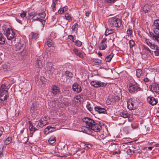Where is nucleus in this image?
I'll use <instances>...</instances> for the list:
<instances>
[{
	"label": "nucleus",
	"instance_id": "obj_1",
	"mask_svg": "<svg viewBox=\"0 0 159 159\" xmlns=\"http://www.w3.org/2000/svg\"><path fill=\"white\" fill-rule=\"evenodd\" d=\"M83 121L85 124L86 126L93 131H98L101 128V126L98 123H96L93 119L90 118H84Z\"/></svg>",
	"mask_w": 159,
	"mask_h": 159
},
{
	"label": "nucleus",
	"instance_id": "obj_2",
	"mask_svg": "<svg viewBox=\"0 0 159 159\" xmlns=\"http://www.w3.org/2000/svg\"><path fill=\"white\" fill-rule=\"evenodd\" d=\"M2 30L4 32L7 39L11 40L14 38L15 36L14 31L11 29L7 28L6 25L2 27Z\"/></svg>",
	"mask_w": 159,
	"mask_h": 159
},
{
	"label": "nucleus",
	"instance_id": "obj_3",
	"mask_svg": "<svg viewBox=\"0 0 159 159\" xmlns=\"http://www.w3.org/2000/svg\"><path fill=\"white\" fill-rule=\"evenodd\" d=\"M108 21L109 25L111 27L119 28L121 25V22L120 19L116 17L109 19Z\"/></svg>",
	"mask_w": 159,
	"mask_h": 159
},
{
	"label": "nucleus",
	"instance_id": "obj_4",
	"mask_svg": "<svg viewBox=\"0 0 159 159\" xmlns=\"http://www.w3.org/2000/svg\"><path fill=\"white\" fill-rule=\"evenodd\" d=\"M8 89L4 84L1 85L0 88V100L2 101L6 100L8 96L7 91Z\"/></svg>",
	"mask_w": 159,
	"mask_h": 159
},
{
	"label": "nucleus",
	"instance_id": "obj_5",
	"mask_svg": "<svg viewBox=\"0 0 159 159\" xmlns=\"http://www.w3.org/2000/svg\"><path fill=\"white\" fill-rule=\"evenodd\" d=\"M127 88L129 92L131 94H134L141 89L138 85L132 83H129L128 84Z\"/></svg>",
	"mask_w": 159,
	"mask_h": 159
},
{
	"label": "nucleus",
	"instance_id": "obj_6",
	"mask_svg": "<svg viewBox=\"0 0 159 159\" xmlns=\"http://www.w3.org/2000/svg\"><path fill=\"white\" fill-rule=\"evenodd\" d=\"M102 128L98 131H94L95 132L94 134L96 138L99 140H101L104 139L107 136L106 132H105L103 130L101 129Z\"/></svg>",
	"mask_w": 159,
	"mask_h": 159
},
{
	"label": "nucleus",
	"instance_id": "obj_7",
	"mask_svg": "<svg viewBox=\"0 0 159 159\" xmlns=\"http://www.w3.org/2000/svg\"><path fill=\"white\" fill-rule=\"evenodd\" d=\"M49 117L47 116H45L44 117L41 118L39 121L38 122V125L37 126L40 127H43L49 124Z\"/></svg>",
	"mask_w": 159,
	"mask_h": 159
},
{
	"label": "nucleus",
	"instance_id": "obj_8",
	"mask_svg": "<svg viewBox=\"0 0 159 159\" xmlns=\"http://www.w3.org/2000/svg\"><path fill=\"white\" fill-rule=\"evenodd\" d=\"M137 101L134 99L130 98L128 100L127 103V107L129 110L135 109L136 107Z\"/></svg>",
	"mask_w": 159,
	"mask_h": 159
},
{
	"label": "nucleus",
	"instance_id": "obj_9",
	"mask_svg": "<svg viewBox=\"0 0 159 159\" xmlns=\"http://www.w3.org/2000/svg\"><path fill=\"white\" fill-rule=\"evenodd\" d=\"M90 84L92 86L96 88L104 87L107 85L106 83L98 80L93 81L91 82Z\"/></svg>",
	"mask_w": 159,
	"mask_h": 159
},
{
	"label": "nucleus",
	"instance_id": "obj_10",
	"mask_svg": "<svg viewBox=\"0 0 159 159\" xmlns=\"http://www.w3.org/2000/svg\"><path fill=\"white\" fill-rule=\"evenodd\" d=\"M153 26L154 32L156 34H159V19L154 20Z\"/></svg>",
	"mask_w": 159,
	"mask_h": 159
},
{
	"label": "nucleus",
	"instance_id": "obj_11",
	"mask_svg": "<svg viewBox=\"0 0 159 159\" xmlns=\"http://www.w3.org/2000/svg\"><path fill=\"white\" fill-rule=\"evenodd\" d=\"M150 90L159 94V84L154 83L149 86Z\"/></svg>",
	"mask_w": 159,
	"mask_h": 159
},
{
	"label": "nucleus",
	"instance_id": "obj_12",
	"mask_svg": "<svg viewBox=\"0 0 159 159\" xmlns=\"http://www.w3.org/2000/svg\"><path fill=\"white\" fill-rule=\"evenodd\" d=\"M107 39L106 38H104L102 40L99 46V49L100 50H104L107 48Z\"/></svg>",
	"mask_w": 159,
	"mask_h": 159
},
{
	"label": "nucleus",
	"instance_id": "obj_13",
	"mask_svg": "<svg viewBox=\"0 0 159 159\" xmlns=\"http://www.w3.org/2000/svg\"><path fill=\"white\" fill-rule=\"evenodd\" d=\"M143 50L144 54L148 57H150L152 54V51H151L149 48L147 46H143Z\"/></svg>",
	"mask_w": 159,
	"mask_h": 159
},
{
	"label": "nucleus",
	"instance_id": "obj_14",
	"mask_svg": "<svg viewBox=\"0 0 159 159\" xmlns=\"http://www.w3.org/2000/svg\"><path fill=\"white\" fill-rule=\"evenodd\" d=\"M147 100L149 104L154 106L157 104V100L154 97L149 96L147 98Z\"/></svg>",
	"mask_w": 159,
	"mask_h": 159
},
{
	"label": "nucleus",
	"instance_id": "obj_15",
	"mask_svg": "<svg viewBox=\"0 0 159 159\" xmlns=\"http://www.w3.org/2000/svg\"><path fill=\"white\" fill-rule=\"evenodd\" d=\"M144 40L145 43L152 49L156 45L154 43H152V41L150 39L145 38Z\"/></svg>",
	"mask_w": 159,
	"mask_h": 159
},
{
	"label": "nucleus",
	"instance_id": "obj_16",
	"mask_svg": "<svg viewBox=\"0 0 159 159\" xmlns=\"http://www.w3.org/2000/svg\"><path fill=\"white\" fill-rule=\"evenodd\" d=\"M72 89L74 91L78 93H80L81 91V88L80 86L76 83L73 84L72 86Z\"/></svg>",
	"mask_w": 159,
	"mask_h": 159
},
{
	"label": "nucleus",
	"instance_id": "obj_17",
	"mask_svg": "<svg viewBox=\"0 0 159 159\" xmlns=\"http://www.w3.org/2000/svg\"><path fill=\"white\" fill-rule=\"evenodd\" d=\"M94 110L96 111L100 114L104 113L106 111V110L105 108L99 106H96L95 107Z\"/></svg>",
	"mask_w": 159,
	"mask_h": 159
},
{
	"label": "nucleus",
	"instance_id": "obj_18",
	"mask_svg": "<svg viewBox=\"0 0 159 159\" xmlns=\"http://www.w3.org/2000/svg\"><path fill=\"white\" fill-rule=\"evenodd\" d=\"M45 70L47 71H49L50 73L53 72V68L52 66V63L50 62L47 63Z\"/></svg>",
	"mask_w": 159,
	"mask_h": 159
},
{
	"label": "nucleus",
	"instance_id": "obj_19",
	"mask_svg": "<svg viewBox=\"0 0 159 159\" xmlns=\"http://www.w3.org/2000/svg\"><path fill=\"white\" fill-rule=\"evenodd\" d=\"M120 116L124 118H129L130 116V114L128 113L127 112L124 110H121L120 113Z\"/></svg>",
	"mask_w": 159,
	"mask_h": 159
},
{
	"label": "nucleus",
	"instance_id": "obj_20",
	"mask_svg": "<svg viewBox=\"0 0 159 159\" xmlns=\"http://www.w3.org/2000/svg\"><path fill=\"white\" fill-rule=\"evenodd\" d=\"M82 131L83 132L89 134H91L92 133L91 130L87 126H86V127H83L82 128Z\"/></svg>",
	"mask_w": 159,
	"mask_h": 159
},
{
	"label": "nucleus",
	"instance_id": "obj_21",
	"mask_svg": "<svg viewBox=\"0 0 159 159\" xmlns=\"http://www.w3.org/2000/svg\"><path fill=\"white\" fill-rule=\"evenodd\" d=\"M150 34L151 36V38L152 39L159 43V34L154 35L152 33H150Z\"/></svg>",
	"mask_w": 159,
	"mask_h": 159
},
{
	"label": "nucleus",
	"instance_id": "obj_22",
	"mask_svg": "<svg viewBox=\"0 0 159 159\" xmlns=\"http://www.w3.org/2000/svg\"><path fill=\"white\" fill-rule=\"evenodd\" d=\"M52 92L54 94H56L60 92V89L58 87L53 85L52 87Z\"/></svg>",
	"mask_w": 159,
	"mask_h": 159
},
{
	"label": "nucleus",
	"instance_id": "obj_23",
	"mask_svg": "<svg viewBox=\"0 0 159 159\" xmlns=\"http://www.w3.org/2000/svg\"><path fill=\"white\" fill-rule=\"evenodd\" d=\"M73 51L75 54L78 56L80 58H83V56L81 52L79 51L78 49L76 48H74L73 49Z\"/></svg>",
	"mask_w": 159,
	"mask_h": 159
},
{
	"label": "nucleus",
	"instance_id": "obj_24",
	"mask_svg": "<svg viewBox=\"0 0 159 159\" xmlns=\"http://www.w3.org/2000/svg\"><path fill=\"white\" fill-rule=\"evenodd\" d=\"M23 44L21 43H19L15 45L14 49L16 51H17L21 50Z\"/></svg>",
	"mask_w": 159,
	"mask_h": 159
},
{
	"label": "nucleus",
	"instance_id": "obj_25",
	"mask_svg": "<svg viewBox=\"0 0 159 159\" xmlns=\"http://www.w3.org/2000/svg\"><path fill=\"white\" fill-rule=\"evenodd\" d=\"M29 128L30 130V133H33L37 129L33 127V126L32 125V123L30 121H29Z\"/></svg>",
	"mask_w": 159,
	"mask_h": 159
},
{
	"label": "nucleus",
	"instance_id": "obj_26",
	"mask_svg": "<svg viewBox=\"0 0 159 159\" xmlns=\"http://www.w3.org/2000/svg\"><path fill=\"white\" fill-rule=\"evenodd\" d=\"M57 138L54 135L51 136L49 138L48 140V142L50 144H52L54 143L56 141Z\"/></svg>",
	"mask_w": 159,
	"mask_h": 159
},
{
	"label": "nucleus",
	"instance_id": "obj_27",
	"mask_svg": "<svg viewBox=\"0 0 159 159\" xmlns=\"http://www.w3.org/2000/svg\"><path fill=\"white\" fill-rule=\"evenodd\" d=\"M115 32V30L113 29H106L105 32V34L106 36H107L109 34H111Z\"/></svg>",
	"mask_w": 159,
	"mask_h": 159
},
{
	"label": "nucleus",
	"instance_id": "obj_28",
	"mask_svg": "<svg viewBox=\"0 0 159 159\" xmlns=\"http://www.w3.org/2000/svg\"><path fill=\"white\" fill-rule=\"evenodd\" d=\"M153 49H155L156 50L154 51V54L156 56H159V47L157 45L152 48Z\"/></svg>",
	"mask_w": 159,
	"mask_h": 159
},
{
	"label": "nucleus",
	"instance_id": "obj_29",
	"mask_svg": "<svg viewBox=\"0 0 159 159\" xmlns=\"http://www.w3.org/2000/svg\"><path fill=\"white\" fill-rule=\"evenodd\" d=\"M114 56V54L112 53H111L109 55L107 56L105 58V61L107 62H110L112 58Z\"/></svg>",
	"mask_w": 159,
	"mask_h": 159
},
{
	"label": "nucleus",
	"instance_id": "obj_30",
	"mask_svg": "<svg viewBox=\"0 0 159 159\" xmlns=\"http://www.w3.org/2000/svg\"><path fill=\"white\" fill-rule=\"evenodd\" d=\"M150 9V6L148 4H146L143 8V11L145 13L148 12Z\"/></svg>",
	"mask_w": 159,
	"mask_h": 159
},
{
	"label": "nucleus",
	"instance_id": "obj_31",
	"mask_svg": "<svg viewBox=\"0 0 159 159\" xmlns=\"http://www.w3.org/2000/svg\"><path fill=\"white\" fill-rule=\"evenodd\" d=\"M51 153L54 155V156H59L58 154V150L57 148H55L52 152H51Z\"/></svg>",
	"mask_w": 159,
	"mask_h": 159
},
{
	"label": "nucleus",
	"instance_id": "obj_32",
	"mask_svg": "<svg viewBox=\"0 0 159 159\" xmlns=\"http://www.w3.org/2000/svg\"><path fill=\"white\" fill-rule=\"evenodd\" d=\"M118 147V144L115 143H111L109 146L110 148L113 149H117Z\"/></svg>",
	"mask_w": 159,
	"mask_h": 159
},
{
	"label": "nucleus",
	"instance_id": "obj_33",
	"mask_svg": "<svg viewBox=\"0 0 159 159\" xmlns=\"http://www.w3.org/2000/svg\"><path fill=\"white\" fill-rule=\"evenodd\" d=\"M5 39L3 37L2 34L0 33V44H3L5 43Z\"/></svg>",
	"mask_w": 159,
	"mask_h": 159
},
{
	"label": "nucleus",
	"instance_id": "obj_34",
	"mask_svg": "<svg viewBox=\"0 0 159 159\" xmlns=\"http://www.w3.org/2000/svg\"><path fill=\"white\" fill-rule=\"evenodd\" d=\"M66 76L67 78H72L73 76V74L72 73L68 71H66L65 72Z\"/></svg>",
	"mask_w": 159,
	"mask_h": 159
},
{
	"label": "nucleus",
	"instance_id": "obj_35",
	"mask_svg": "<svg viewBox=\"0 0 159 159\" xmlns=\"http://www.w3.org/2000/svg\"><path fill=\"white\" fill-rule=\"evenodd\" d=\"M39 14L40 16V19L39 18V20H42L44 22V21H45L44 19L46 16V14L45 13L43 12L41 13H39Z\"/></svg>",
	"mask_w": 159,
	"mask_h": 159
},
{
	"label": "nucleus",
	"instance_id": "obj_36",
	"mask_svg": "<svg viewBox=\"0 0 159 159\" xmlns=\"http://www.w3.org/2000/svg\"><path fill=\"white\" fill-rule=\"evenodd\" d=\"M142 73V71L140 69L136 70V75L138 78H140Z\"/></svg>",
	"mask_w": 159,
	"mask_h": 159
},
{
	"label": "nucleus",
	"instance_id": "obj_37",
	"mask_svg": "<svg viewBox=\"0 0 159 159\" xmlns=\"http://www.w3.org/2000/svg\"><path fill=\"white\" fill-rule=\"evenodd\" d=\"M46 41L48 47H50L52 46V39L48 38L46 39Z\"/></svg>",
	"mask_w": 159,
	"mask_h": 159
},
{
	"label": "nucleus",
	"instance_id": "obj_38",
	"mask_svg": "<svg viewBox=\"0 0 159 159\" xmlns=\"http://www.w3.org/2000/svg\"><path fill=\"white\" fill-rule=\"evenodd\" d=\"M12 138L11 137H8L4 141V143L6 145H8L10 144L11 142Z\"/></svg>",
	"mask_w": 159,
	"mask_h": 159
},
{
	"label": "nucleus",
	"instance_id": "obj_39",
	"mask_svg": "<svg viewBox=\"0 0 159 159\" xmlns=\"http://www.w3.org/2000/svg\"><path fill=\"white\" fill-rule=\"evenodd\" d=\"M50 128V126H48L44 130V133L46 134H48L50 133V131H52L51 130H50L49 129Z\"/></svg>",
	"mask_w": 159,
	"mask_h": 159
},
{
	"label": "nucleus",
	"instance_id": "obj_40",
	"mask_svg": "<svg viewBox=\"0 0 159 159\" xmlns=\"http://www.w3.org/2000/svg\"><path fill=\"white\" fill-rule=\"evenodd\" d=\"M36 63L38 67L39 68L42 67L43 65L41 60L38 59L37 60Z\"/></svg>",
	"mask_w": 159,
	"mask_h": 159
},
{
	"label": "nucleus",
	"instance_id": "obj_41",
	"mask_svg": "<svg viewBox=\"0 0 159 159\" xmlns=\"http://www.w3.org/2000/svg\"><path fill=\"white\" fill-rule=\"evenodd\" d=\"M132 29L130 28L129 27L128 28L127 31V34H128V36H131L132 34Z\"/></svg>",
	"mask_w": 159,
	"mask_h": 159
},
{
	"label": "nucleus",
	"instance_id": "obj_42",
	"mask_svg": "<svg viewBox=\"0 0 159 159\" xmlns=\"http://www.w3.org/2000/svg\"><path fill=\"white\" fill-rule=\"evenodd\" d=\"M26 12L25 11H23L20 14V16L23 19H24V18L26 17Z\"/></svg>",
	"mask_w": 159,
	"mask_h": 159
},
{
	"label": "nucleus",
	"instance_id": "obj_43",
	"mask_svg": "<svg viewBox=\"0 0 159 159\" xmlns=\"http://www.w3.org/2000/svg\"><path fill=\"white\" fill-rule=\"evenodd\" d=\"M84 148L85 150H87L89 149L92 146V145L89 143H84Z\"/></svg>",
	"mask_w": 159,
	"mask_h": 159
},
{
	"label": "nucleus",
	"instance_id": "obj_44",
	"mask_svg": "<svg viewBox=\"0 0 159 159\" xmlns=\"http://www.w3.org/2000/svg\"><path fill=\"white\" fill-rule=\"evenodd\" d=\"M65 17L66 20H71V16L68 13H67L65 14Z\"/></svg>",
	"mask_w": 159,
	"mask_h": 159
},
{
	"label": "nucleus",
	"instance_id": "obj_45",
	"mask_svg": "<svg viewBox=\"0 0 159 159\" xmlns=\"http://www.w3.org/2000/svg\"><path fill=\"white\" fill-rule=\"evenodd\" d=\"M74 42L75 45L77 46L80 47L82 45V42L79 40L74 41Z\"/></svg>",
	"mask_w": 159,
	"mask_h": 159
},
{
	"label": "nucleus",
	"instance_id": "obj_46",
	"mask_svg": "<svg viewBox=\"0 0 159 159\" xmlns=\"http://www.w3.org/2000/svg\"><path fill=\"white\" fill-rule=\"evenodd\" d=\"M129 44L130 48H131L134 46L135 43L133 40H131L129 41Z\"/></svg>",
	"mask_w": 159,
	"mask_h": 159
},
{
	"label": "nucleus",
	"instance_id": "obj_47",
	"mask_svg": "<svg viewBox=\"0 0 159 159\" xmlns=\"http://www.w3.org/2000/svg\"><path fill=\"white\" fill-rule=\"evenodd\" d=\"M93 61L95 63H101V61L98 58H93L92 59Z\"/></svg>",
	"mask_w": 159,
	"mask_h": 159
},
{
	"label": "nucleus",
	"instance_id": "obj_48",
	"mask_svg": "<svg viewBox=\"0 0 159 159\" xmlns=\"http://www.w3.org/2000/svg\"><path fill=\"white\" fill-rule=\"evenodd\" d=\"M62 77V81L63 82H65L67 81V80L68 78H67V77L65 75H62L61 76Z\"/></svg>",
	"mask_w": 159,
	"mask_h": 159
},
{
	"label": "nucleus",
	"instance_id": "obj_49",
	"mask_svg": "<svg viewBox=\"0 0 159 159\" xmlns=\"http://www.w3.org/2000/svg\"><path fill=\"white\" fill-rule=\"evenodd\" d=\"M37 15L38 17L39 18L38 19V21H39L41 22L42 23V25H43V26L44 27V24H45V21H44V22H43V21L42 20H39V18L40 19V15H39V13L37 14Z\"/></svg>",
	"mask_w": 159,
	"mask_h": 159
},
{
	"label": "nucleus",
	"instance_id": "obj_50",
	"mask_svg": "<svg viewBox=\"0 0 159 159\" xmlns=\"http://www.w3.org/2000/svg\"><path fill=\"white\" fill-rule=\"evenodd\" d=\"M32 37L34 39H36L38 38V34L37 33H32Z\"/></svg>",
	"mask_w": 159,
	"mask_h": 159
},
{
	"label": "nucleus",
	"instance_id": "obj_51",
	"mask_svg": "<svg viewBox=\"0 0 159 159\" xmlns=\"http://www.w3.org/2000/svg\"><path fill=\"white\" fill-rule=\"evenodd\" d=\"M127 153L129 154H132V153H134L135 152V150H132L130 149H128L127 151Z\"/></svg>",
	"mask_w": 159,
	"mask_h": 159
},
{
	"label": "nucleus",
	"instance_id": "obj_52",
	"mask_svg": "<svg viewBox=\"0 0 159 159\" xmlns=\"http://www.w3.org/2000/svg\"><path fill=\"white\" fill-rule=\"evenodd\" d=\"M3 144H0V156L2 154V152L3 148Z\"/></svg>",
	"mask_w": 159,
	"mask_h": 159
},
{
	"label": "nucleus",
	"instance_id": "obj_53",
	"mask_svg": "<svg viewBox=\"0 0 159 159\" xmlns=\"http://www.w3.org/2000/svg\"><path fill=\"white\" fill-rule=\"evenodd\" d=\"M58 13L60 14H62L65 12L63 8H61L58 11Z\"/></svg>",
	"mask_w": 159,
	"mask_h": 159
},
{
	"label": "nucleus",
	"instance_id": "obj_54",
	"mask_svg": "<svg viewBox=\"0 0 159 159\" xmlns=\"http://www.w3.org/2000/svg\"><path fill=\"white\" fill-rule=\"evenodd\" d=\"M32 19L34 20H38V19L39 18L38 17L37 14L36 13L35 14V15H34L33 17H32Z\"/></svg>",
	"mask_w": 159,
	"mask_h": 159
},
{
	"label": "nucleus",
	"instance_id": "obj_55",
	"mask_svg": "<svg viewBox=\"0 0 159 159\" xmlns=\"http://www.w3.org/2000/svg\"><path fill=\"white\" fill-rule=\"evenodd\" d=\"M51 7L52 11L53 12H55L56 11V6L55 4H52L51 5Z\"/></svg>",
	"mask_w": 159,
	"mask_h": 159
},
{
	"label": "nucleus",
	"instance_id": "obj_56",
	"mask_svg": "<svg viewBox=\"0 0 159 159\" xmlns=\"http://www.w3.org/2000/svg\"><path fill=\"white\" fill-rule=\"evenodd\" d=\"M86 107L88 110H89L90 111L92 110V108H91L90 104H87L86 105Z\"/></svg>",
	"mask_w": 159,
	"mask_h": 159
},
{
	"label": "nucleus",
	"instance_id": "obj_57",
	"mask_svg": "<svg viewBox=\"0 0 159 159\" xmlns=\"http://www.w3.org/2000/svg\"><path fill=\"white\" fill-rule=\"evenodd\" d=\"M68 39H70L73 42H74V37L72 35H69L68 36Z\"/></svg>",
	"mask_w": 159,
	"mask_h": 159
},
{
	"label": "nucleus",
	"instance_id": "obj_58",
	"mask_svg": "<svg viewBox=\"0 0 159 159\" xmlns=\"http://www.w3.org/2000/svg\"><path fill=\"white\" fill-rule=\"evenodd\" d=\"M78 25L77 23H75V24L72 26L71 27V29L72 30H75V29L78 27Z\"/></svg>",
	"mask_w": 159,
	"mask_h": 159
},
{
	"label": "nucleus",
	"instance_id": "obj_59",
	"mask_svg": "<svg viewBox=\"0 0 159 159\" xmlns=\"http://www.w3.org/2000/svg\"><path fill=\"white\" fill-rule=\"evenodd\" d=\"M50 127H51V128H50L49 129H50V130H52L51 131H50V132H52L53 131H55L56 129V128L54 127H52V126H50Z\"/></svg>",
	"mask_w": 159,
	"mask_h": 159
},
{
	"label": "nucleus",
	"instance_id": "obj_60",
	"mask_svg": "<svg viewBox=\"0 0 159 159\" xmlns=\"http://www.w3.org/2000/svg\"><path fill=\"white\" fill-rule=\"evenodd\" d=\"M120 150H118L117 151H114L112 152V154L113 155L114 154H119L120 153Z\"/></svg>",
	"mask_w": 159,
	"mask_h": 159
},
{
	"label": "nucleus",
	"instance_id": "obj_61",
	"mask_svg": "<svg viewBox=\"0 0 159 159\" xmlns=\"http://www.w3.org/2000/svg\"><path fill=\"white\" fill-rule=\"evenodd\" d=\"M131 127L133 129H136L137 128V127H138L137 125H136V124L135 125V124H131Z\"/></svg>",
	"mask_w": 159,
	"mask_h": 159
},
{
	"label": "nucleus",
	"instance_id": "obj_62",
	"mask_svg": "<svg viewBox=\"0 0 159 159\" xmlns=\"http://www.w3.org/2000/svg\"><path fill=\"white\" fill-rule=\"evenodd\" d=\"M58 1V0H53V3L52 4H55V6L57 4H59L60 2V1H59V2L58 3L57 2Z\"/></svg>",
	"mask_w": 159,
	"mask_h": 159
},
{
	"label": "nucleus",
	"instance_id": "obj_63",
	"mask_svg": "<svg viewBox=\"0 0 159 159\" xmlns=\"http://www.w3.org/2000/svg\"><path fill=\"white\" fill-rule=\"evenodd\" d=\"M36 13L35 12H31L29 13V15L30 16L33 17L34 15H35V14Z\"/></svg>",
	"mask_w": 159,
	"mask_h": 159
},
{
	"label": "nucleus",
	"instance_id": "obj_64",
	"mask_svg": "<svg viewBox=\"0 0 159 159\" xmlns=\"http://www.w3.org/2000/svg\"><path fill=\"white\" fill-rule=\"evenodd\" d=\"M4 129L3 128L0 127V137L2 134L3 132L4 131Z\"/></svg>",
	"mask_w": 159,
	"mask_h": 159
}]
</instances>
